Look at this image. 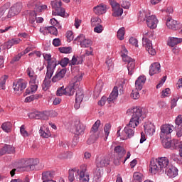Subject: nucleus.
<instances>
[{"mask_svg": "<svg viewBox=\"0 0 182 182\" xmlns=\"http://www.w3.org/2000/svg\"><path fill=\"white\" fill-rule=\"evenodd\" d=\"M182 38H176V37H170L169 41L168 42V45L171 46V48H174L176 45H178V43H181Z\"/></svg>", "mask_w": 182, "mask_h": 182, "instance_id": "obj_33", "label": "nucleus"}, {"mask_svg": "<svg viewBox=\"0 0 182 182\" xmlns=\"http://www.w3.org/2000/svg\"><path fill=\"white\" fill-rule=\"evenodd\" d=\"M28 8H33L34 10L33 11H35V12H42V9L41 8V6H40L39 4H38V1H31L28 3Z\"/></svg>", "mask_w": 182, "mask_h": 182, "instance_id": "obj_31", "label": "nucleus"}, {"mask_svg": "<svg viewBox=\"0 0 182 182\" xmlns=\"http://www.w3.org/2000/svg\"><path fill=\"white\" fill-rule=\"evenodd\" d=\"M94 12L96 15H103V14H106V6L100 4L94 7Z\"/></svg>", "mask_w": 182, "mask_h": 182, "instance_id": "obj_32", "label": "nucleus"}, {"mask_svg": "<svg viewBox=\"0 0 182 182\" xmlns=\"http://www.w3.org/2000/svg\"><path fill=\"white\" fill-rule=\"evenodd\" d=\"M122 60L124 62H127V70H128V75L132 76L133 73H134V69H136V62L134 59L130 58L127 54L122 55Z\"/></svg>", "mask_w": 182, "mask_h": 182, "instance_id": "obj_10", "label": "nucleus"}, {"mask_svg": "<svg viewBox=\"0 0 182 182\" xmlns=\"http://www.w3.org/2000/svg\"><path fill=\"white\" fill-rule=\"evenodd\" d=\"M75 134L77 136H80L84 134L85 127L80 122V120L77 119L75 121Z\"/></svg>", "mask_w": 182, "mask_h": 182, "instance_id": "obj_23", "label": "nucleus"}, {"mask_svg": "<svg viewBox=\"0 0 182 182\" xmlns=\"http://www.w3.org/2000/svg\"><path fill=\"white\" fill-rule=\"evenodd\" d=\"M22 53H18L17 55H16L10 62V63H11L12 65H14V63H15V62H19V60H21V58H22Z\"/></svg>", "mask_w": 182, "mask_h": 182, "instance_id": "obj_58", "label": "nucleus"}, {"mask_svg": "<svg viewBox=\"0 0 182 182\" xmlns=\"http://www.w3.org/2000/svg\"><path fill=\"white\" fill-rule=\"evenodd\" d=\"M134 180L132 182H141V173L139 172L134 173Z\"/></svg>", "mask_w": 182, "mask_h": 182, "instance_id": "obj_51", "label": "nucleus"}, {"mask_svg": "<svg viewBox=\"0 0 182 182\" xmlns=\"http://www.w3.org/2000/svg\"><path fill=\"white\" fill-rule=\"evenodd\" d=\"M39 164V160L38 159H29L25 161H23V165L21 168H24V171H33V170H42L43 166L42 164H40V166H38Z\"/></svg>", "mask_w": 182, "mask_h": 182, "instance_id": "obj_4", "label": "nucleus"}, {"mask_svg": "<svg viewBox=\"0 0 182 182\" xmlns=\"http://www.w3.org/2000/svg\"><path fill=\"white\" fill-rule=\"evenodd\" d=\"M1 129L6 133H9V132H11V129H12V123L10 122L3 123L1 124Z\"/></svg>", "mask_w": 182, "mask_h": 182, "instance_id": "obj_38", "label": "nucleus"}, {"mask_svg": "<svg viewBox=\"0 0 182 182\" xmlns=\"http://www.w3.org/2000/svg\"><path fill=\"white\" fill-rule=\"evenodd\" d=\"M110 164V160L107 156H101L97 159V167L103 168L107 167Z\"/></svg>", "mask_w": 182, "mask_h": 182, "instance_id": "obj_22", "label": "nucleus"}, {"mask_svg": "<svg viewBox=\"0 0 182 182\" xmlns=\"http://www.w3.org/2000/svg\"><path fill=\"white\" fill-rule=\"evenodd\" d=\"M94 32L96 33H102V32H103V26L97 24V26L94 28Z\"/></svg>", "mask_w": 182, "mask_h": 182, "instance_id": "obj_60", "label": "nucleus"}, {"mask_svg": "<svg viewBox=\"0 0 182 182\" xmlns=\"http://www.w3.org/2000/svg\"><path fill=\"white\" fill-rule=\"evenodd\" d=\"M66 72L67 70L65 68H63L60 71H57L55 76H53L52 78V82L55 83V82L61 80V79H63L65 77V75H66Z\"/></svg>", "mask_w": 182, "mask_h": 182, "instance_id": "obj_26", "label": "nucleus"}, {"mask_svg": "<svg viewBox=\"0 0 182 182\" xmlns=\"http://www.w3.org/2000/svg\"><path fill=\"white\" fill-rule=\"evenodd\" d=\"M21 9H22V6L19 4H14L12 6L8 11V14L5 16V19H9L12 18V16H15V15H18L19 12H21Z\"/></svg>", "mask_w": 182, "mask_h": 182, "instance_id": "obj_17", "label": "nucleus"}, {"mask_svg": "<svg viewBox=\"0 0 182 182\" xmlns=\"http://www.w3.org/2000/svg\"><path fill=\"white\" fill-rule=\"evenodd\" d=\"M144 83H146V77L143 75L139 76L135 81V87L136 90H141Z\"/></svg>", "mask_w": 182, "mask_h": 182, "instance_id": "obj_27", "label": "nucleus"}, {"mask_svg": "<svg viewBox=\"0 0 182 182\" xmlns=\"http://www.w3.org/2000/svg\"><path fill=\"white\" fill-rule=\"evenodd\" d=\"M173 129H171V125L170 124H164L161 127V134L160 139H164V137H171V133Z\"/></svg>", "mask_w": 182, "mask_h": 182, "instance_id": "obj_15", "label": "nucleus"}, {"mask_svg": "<svg viewBox=\"0 0 182 182\" xmlns=\"http://www.w3.org/2000/svg\"><path fill=\"white\" fill-rule=\"evenodd\" d=\"M26 85H28V82H26L25 80L19 79L16 82H14L13 84L14 90L15 92H18V93L19 95L20 93H22L23 90H25V89H26Z\"/></svg>", "mask_w": 182, "mask_h": 182, "instance_id": "obj_14", "label": "nucleus"}, {"mask_svg": "<svg viewBox=\"0 0 182 182\" xmlns=\"http://www.w3.org/2000/svg\"><path fill=\"white\" fill-rule=\"evenodd\" d=\"M171 93V91L170 90V88H166L161 92V97H167L168 95Z\"/></svg>", "mask_w": 182, "mask_h": 182, "instance_id": "obj_57", "label": "nucleus"}, {"mask_svg": "<svg viewBox=\"0 0 182 182\" xmlns=\"http://www.w3.org/2000/svg\"><path fill=\"white\" fill-rule=\"evenodd\" d=\"M50 22L51 23V26H54L55 28H58V29H62V26L58 22V21L55 18H53L50 20Z\"/></svg>", "mask_w": 182, "mask_h": 182, "instance_id": "obj_48", "label": "nucleus"}, {"mask_svg": "<svg viewBox=\"0 0 182 182\" xmlns=\"http://www.w3.org/2000/svg\"><path fill=\"white\" fill-rule=\"evenodd\" d=\"M170 161L166 157H159L156 160L151 161L150 171L152 174L164 173V171L170 166Z\"/></svg>", "mask_w": 182, "mask_h": 182, "instance_id": "obj_2", "label": "nucleus"}, {"mask_svg": "<svg viewBox=\"0 0 182 182\" xmlns=\"http://www.w3.org/2000/svg\"><path fill=\"white\" fill-rule=\"evenodd\" d=\"M175 130H176V136L181 137L182 136V117L178 115L175 119Z\"/></svg>", "mask_w": 182, "mask_h": 182, "instance_id": "obj_21", "label": "nucleus"}, {"mask_svg": "<svg viewBox=\"0 0 182 182\" xmlns=\"http://www.w3.org/2000/svg\"><path fill=\"white\" fill-rule=\"evenodd\" d=\"M29 119H36L41 120H48L49 119V112L44 111V112H39L36 111L34 112H31L28 114Z\"/></svg>", "mask_w": 182, "mask_h": 182, "instance_id": "obj_13", "label": "nucleus"}, {"mask_svg": "<svg viewBox=\"0 0 182 182\" xmlns=\"http://www.w3.org/2000/svg\"><path fill=\"white\" fill-rule=\"evenodd\" d=\"M58 50L60 53H72V47H60Z\"/></svg>", "mask_w": 182, "mask_h": 182, "instance_id": "obj_47", "label": "nucleus"}, {"mask_svg": "<svg viewBox=\"0 0 182 182\" xmlns=\"http://www.w3.org/2000/svg\"><path fill=\"white\" fill-rule=\"evenodd\" d=\"M102 22V19L98 17H95L91 18V25L92 26H96V25H99Z\"/></svg>", "mask_w": 182, "mask_h": 182, "instance_id": "obj_54", "label": "nucleus"}, {"mask_svg": "<svg viewBox=\"0 0 182 182\" xmlns=\"http://www.w3.org/2000/svg\"><path fill=\"white\" fill-rule=\"evenodd\" d=\"M69 64V58H63L57 65H60L63 68H66L68 65Z\"/></svg>", "mask_w": 182, "mask_h": 182, "instance_id": "obj_52", "label": "nucleus"}, {"mask_svg": "<svg viewBox=\"0 0 182 182\" xmlns=\"http://www.w3.org/2000/svg\"><path fill=\"white\" fill-rule=\"evenodd\" d=\"M66 38L69 42H72L73 41V32L72 31H67Z\"/></svg>", "mask_w": 182, "mask_h": 182, "instance_id": "obj_59", "label": "nucleus"}, {"mask_svg": "<svg viewBox=\"0 0 182 182\" xmlns=\"http://www.w3.org/2000/svg\"><path fill=\"white\" fill-rule=\"evenodd\" d=\"M20 133L23 136V137H28L29 136L28 131L25 130V125H22L21 127Z\"/></svg>", "mask_w": 182, "mask_h": 182, "instance_id": "obj_56", "label": "nucleus"}, {"mask_svg": "<svg viewBox=\"0 0 182 182\" xmlns=\"http://www.w3.org/2000/svg\"><path fill=\"white\" fill-rule=\"evenodd\" d=\"M53 176H55V172L47 171L42 173L41 179L43 180V181H45L46 180H48V178H49V177H53Z\"/></svg>", "mask_w": 182, "mask_h": 182, "instance_id": "obj_41", "label": "nucleus"}, {"mask_svg": "<svg viewBox=\"0 0 182 182\" xmlns=\"http://www.w3.org/2000/svg\"><path fill=\"white\" fill-rule=\"evenodd\" d=\"M131 97L134 100H136V99H139V97H140V94L139 93V92L132 91V92L131 93Z\"/></svg>", "mask_w": 182, "mask_h": 182, "instance_id": "obj_63", "label": "nucleus"}, {"mask_svg": "<svg viewBox=\"0 0 182 182\" xmlns=\"http://www.w3.org/2000/svg\"><path fill=\"white\" fill-rule=\"evenodd\" d=\"M103 176V169H97L93 173V181L96 182L100 181V178Z\"/></svg>", "mask_w": 182, "mask_h": 182, "instance_id": "obj_34", "label": "nucleus"}, {"mask_svg": "<svg viewBox=\"0 0 182 182\" xmlns=\"http://www.w3.org/2000/svg\"><path fill=\"white\" fill-rule=\"evenodd\" d=\"M75 173H77V174H79V169L77 168H74L68 171V181L70 182L75 181Z\"/></svg>", "mask_w": 182, "mask_h": 182, "instance_id": "obj_35", "label": "nucleus"}, {"mask_svg": "<svg viewBox=\"0 0 182 182\" xmlns=\"http://www.w3.org/2000/svg\"><path fill=\"white\" fill-rule=\"evenodd\" d=\"M110 129H112L110 124H106L105 125L104 132L105 133L106 139H107V136H109V134H110Z\"/></svg>", "mask_w": 182, "mask_h": 182, "instance_id": "obj_53", "label": "nucleus"}, {"mask_svg": "<svg viewBox=\"0 0 182 182\" xmlns=\"http://www.w3.org/2000/svg\"><path fill=\"white\" fill-rule=\"evenodd\" d=\"M11 182H29V178L26 176L23 180L22 179H12Z\"/></svg>", "mask_w": 182, "mask_h": 182, "instance_id": "obj_64", "label": "nucleus"}, {"mask_svg": "<svg viewBox=\"0 0 182 182\" xmlns=\"http://www.w3.org/2000/svg\"><path fill=\"white\" fill-rule=\"evenodd\" d=\"M161 143H162V146L163 147H164V149H170V147L171 146V137H164V138H161Z\"/></svg>", "mask_w": 182, "mask_h": 182, "instance_id": "obj_36", "label": "nucleus"}, {"mask_svg": "<svg viewBox=\"0 0 182 182\" xmlns=\"http://www.w3.org/2000/svg\"><path fill=\"white\" fill-rule=\"evenodd\" d=\"M142 45L145 47V49L149 55H151V56L156 55V50L153 48V43H151V41L149 40V38L144 37L142 38Z\"/></svg>", "mask_w": 182, "mask_h": 182, "instance_id": "obj_16", "label": "nucleus"}, {"mask_svg": "<svg viewBox=\"0 0 182 182\" xmlns=\"http://www.w3.org/2000/svg\"><path fill=\"white\" fill-rule=\"evenodd\" d=\"M80 177L82 182H89V175H85V171H80Z\"/></svg>", "mask_w": 182, "mask_h": 182, "instance_id": "obj_49", "label": "nucleus"}, {"mask_svg": "<svg viewBox=\"0 0 182 182\" xmlns=\"http://www.w3.org/2000/svg\"><path fill=\"white\" fill-rule=\"evenodd\" d=\"M138 19L141 21H146L147 26L150 29H156L157 28V23H159V20H157L156 16L152 15L147 17L145 13H139Z\"/></svg>", "mask_w": 182, "mask_h": 182, "instance_id": "obj_6", "label": "nucleus"}, {"mask_svg": "<svg viewBox=\"0 0 182 182\" xmlns=\"http://www.w3.org/2000/svg\"><path fill=\"white\" fill-rule=\"evenodd\" d=\"M114 154L118 156L117 160H120L121 159H123L124 157V155L126 154V149H124V147L117 145L114 149Z\"/></svg>", "mask_w": 182, "mask_h": 182, "instance_id": "obj_24", "label": "nucleus"}, {"mask_svg": "<svg viewBox=\"0 0 182 182\" xmlns=\"http://www.w3.org/2000/svg\"><path fill=\"white\" fill-rule=\"evenodd\" d=\"M143 110L144 109L141 107H135L127 109V116H131V119L129 123L127 124L122 132L123 136L121 138L122 140H127V139H132L134 136V129H136L140 124L139 120L141 117L144 119Z\"/></svg>", "mask_w": 182, "mask_h": 182, "instance_id": "obj_1", "label": "nucleus"}, {"mask_svg": "<svg viewBox=\"0 0 182 182\" xmlns=\"http://www.w3.org/2000/svg\"><path fill=\"white\" fill-rule=\"evenodd\" d=\"M45 29H46L51 35H55V36H58V27L48 26L45 27Z\"/></svg>", "mask_w": 182, "mask_h": 182, "instance_id": "obj_43", "label": "nucleus"}, {"mask_svg": "<svg viewBox=\"0 0 182 182\" xmlns=\"http://www.w3.org/2000/svg\"><path fill=\"white\" fill-rule=\"evenodd\" d=\"M43 56L45 60L48 62V65H47L48 74L50 73L51 72H55V69H56V66H58V61L56 60V58H52V55L46 54V53H43Z\"/></svg>", "mask_w": 182, "mask_h": 182, "instance_id": "obj_8", "label": "nucleus"}, {"mask_svg": "<svg viewBox=\"0 0 182 182\" xmlns=\"http://www.w3.org/2000/svg\"><path fill=\"white\" fill-rule=\"evenodd\" d=\"M117 96H119V89L117 87H114L112 92L109 95V97L103 96L101 100L98 102L99 106H105L106 105V101L107 100L109 105L114 103L117 100Z\"/></svg>", "mask_w": 182, "mask_h": 182, "instance_id": "obj_7", "label": "nucleus"}, {"mask_svg": "<svg viewBox=\"0 0 182 182\" xmlns=\"http://www.w3.org/2000/svg\"><path fill=\"white\" fill-rule=\"evenodd\" d=\"M166 26L172 31H178V29L181 28V24L178 21L170 18H168L166 21Z\"/></svg>", "mask_w": 182, "mask_h": 182, "instance_id": "obj_19", "label": "nucleus"}, {"mask_svg": "<svg viewBox=\"0 0 182 182\" xmlns=\"http://www.w3.org/2000/svg\"><path fill=\"white\" fill-rule=\"evenodd\" d=\"M45 127H41L40 128V135L41 137H44L45 139H48V137H50V132L49 131V129H46V131L44 130Z\"/></svg>", "mask_w": 182, "mask_h": 182, "instance_id": "obj_37", "label": "nucleus"}, {"mask_svg": "<svg viewBox=\"0 0 182 182\" xmlns=\"http://www.w3.org/2000/svg\"><path fill=\"white\" fill-rule=\"evenodd\" d=\"M129 42L131 45H133V46H135L136 48L139 47V41L134 37H132L129 38Z\"/></svg>", "mask_w": 182, "mask_h": 182, "instance_id": "obj_55", "label": "nucleus"}, {"mask_svg": "<svg viewBox=\"0 0 182 182\" xmlns=\"http://www.w3.org/2000/svg\"><path fill=\"white\" fill-rule=\"evenodd\" d=\"M6 153H7L8 154H13V153H15V147L11 145H5L1 149L0 156H4V154H5Z\"/></svg>", "mask_w": 182, "mask_h": 182, "instance_id": "obj_29", "label": "nucleus"}, {"mask_svg": "<svg viewBox=\"0 0 182 182\" xmlns=\"http://www.w3.org/2000/svg\"><path fill=\"white\" fill-rule=\"evenodd\" d=\"M160 68H161L160 63H152L149 68L150 76H153V75L160 73V72H161Z\"/></svg>", "mask_w": 182, "mask_h": 182, "instance_id": "obj_25", "label": "nucleus"}, {"mask_svg": "<svg viewBox=\"0 0 182 182\" xmlns=\"http://www.w3.org/2000/svg\"><path fill=\"white\" fill-rule=\"evenodd\" d=\"M24 14L26 16L27 21L28 22L29 25L33 28H36L37 14L35 12V11L26 10L24 11Z\"/></svg>", "mask_w": 182, "mask_h": 182, "instance_id": "obj_11", "label": "nucleus"}, {"mask_svg": "<svg viewBox=\"0 0 182 182\" xmlns=\"http://www.w3.org/2000/svg\"><path fill=\"white\" fill-rule=\"evenodd\" d=\"M100 127V120L98 119L95 122L91 128L90 135L87 141V144H93V143H95L97 139H99V136L100 134V132H99Z\"/></svg>", "mask_w": 182, "mask_h": 182, "instance_id": "obj_5", "label": "nucleus"}, {"mask_svg": "<svg viewBox=\"0 0 182 182\" xmlns=\"http://www.w3.org/2000/svg\"><path fill=\"white\" fill-rule=\"evenodd\" d=\"M54 72L55 71H51L48 74V71H46L45 79L42 84L43 90H44V92H46V90L50 87V79L52 76H53Z\"/></svg>", "mask_w": 182, "mask_h": 182, "instance_id": "obj_18", "label": "nucleus"}, {"mask_svg": "<svg viewBox=\"0 0 182 182\" xmlns=\"http://www.w3.org/2000/svg\"><path fill=\"white\" fill-rule=\"evenodd\" d=\"M11 6V4L9 3H6L4 6H2L0 8V18L3 16V19H8V18H5V17L6 16V15H8V12L9 11H8V9H9V7Z\"/></svg>", "mask_w": 182, "mask_h": 182, "instance_id": "obj_30", "label": "nucleus"}, {"mask_svg": "<svg viewBox=\"0 0 182 182\" xmlns=\"http://www.w3.org/2000/svg\"><path fill=\"white\" fill-rule=\"evenodd\" d=\"M109 4L112 8V16L119 18L123 15V9L120 7V4L114 0H109Z\"/></svg>", "mask_w": 182, "mask_h": 182, "instance_id": "obj_12", "label": "nucleus"}, {"mask_svg": "<svg viewBox=\"0 0 182 182\" xmlns=\"http://www.w3.org/2000/svg\"><path fill=\"white\" fill-rule=\"evenodd\" d=\"M117 36L119 41H123V39H124V27H122L118 30Z\"/></svg>", "mask_w": 182, "mask_h": 182, "instance_id": "obj_45", "label": "nucleus"}, {"mask_svg": "<svg viewBox=\"0 0 182 182\" xmlns=\"http://www.w3.org/2000/svg\"><path fill=\"white\" fill-rule=\"evenodd\" d=\"M83 79L82 75L75 76L70 82L69 85L65 87V95L66 96H73L75 95V91L78 90L80 86V81Z\"/></svg>", "mask_w": 182, "mask_h": 182, "instance_id": "obj_3", "label": "nucleus"}, {"mask_svg": "<svg viewBox=\"0 0 182 182\" xmlns=\"http://www.w3.org/2000/svg\"><path fill=\"white\" fill-rule=\"evenodd\" d=\"M83 97H85V95H83V90L80 89L78 90L76 92L75 101L82 102V101L83 100Z\"/></svg>", "mask_w": 182, "mask_h": 182, "instance_id": "obj_42", "label": "nucleus"}, {"mask_svg": "<svg viewBox=\"0 0 182 182\" xmlns=\"http://www.w3.org/2000/svg\"><path fill=\"white\" fill-rule=\"evenodd\" d=\"M51 6L53 9H55V11H53V15L65 17V9L62 8V1L60 0L51 1Z\"/></svg>", "mask_w": 182, "mask_h": 182, "instance_id": "obj_9", "label": "nucleus"}, {"mask_svg": "<svg viewBox=\"0 0 182 182\" xmlns=\"http://www.w3.org/2000/svg\"><path fill=\"white\" fill-rule=\"evenodd\" d=\"M165 174L168 176V177H177L178 174V169L172 164L169 165L166 170L164 171Z\"/></svg>", "mask_w": 182, "mask_h": 182, "instance_id": "obj_20", "label": "nucleus"}, {"mask_svg": "<svg viewBox=\"0 0 182 182\" xmlns=\"http://www.w3.org/2000/svg\"><path fill=\"white\" fill-rule=\"evenodd\" d=\"M41 97H42V95L41 94H36V95H31L29 97H27L25 99V102L26 103H29V102H33V100H38Z\"/></svg>", "mask_w": 182, "mask_h": 182, "instance_id": "obj_40", "label": "nucleus"}, {"mask_svg": "<svg viewBox=\"0 0 182 182\" xmlns=\"http://www.w3.org/2000/svg\"><path fill=\"white\" fill-rule=\"evenodd\" d=\"M90 55H93V48H92V47L90 48V50H85V55H81L80 59H81V62L79 61L78 63H82V62H83V58L85 56H90Z\"/></svg>", "mask_w": 182, "mask_h": 182, "instance_id": "obj_46", "label": "nucleus"}, {"mask_svg": "<svg viewBox=\"0 0 182 182\" xmlns=\"http://www.w3.org/2000/svg\"><path fill=\"white\" fill-rule=\"evenodd\" d=\"M181 147V142H178L177 139H173L171 144V150H177Z\"/></svg>", "mask_w": 182, "mask_h": 182, "instance_id": "obj_39", "label": "nucleus"}, {"mask_svg": "<svg viewBox=\"0 0 182 182\" xmlns=\"http://www.w3.org/2000/svg\"><path fill=\"white\" fill-rule=\"evenodd\" d=\"M86 39V37L83 34H80L76 38H75V41H77V42H80V43H82L83 41Z\"/></svg>", "mask_w": 182, "mask_h": 182, "instance_id": "obj_61", "label": "nucleus"}, {"mask_svg": "<svg viewBox=\"0 0 182 182\" xmlns=\"http://www.w3.org/2000/svg\"><path fill=\"white\" fill-rule=\"evenodd\" d=\"M145 133L147 136H153L156 132V127L151 123L144 125Z\"/></svg>", "mask_w": 182, "mask_h": 182, "instance_id": "obj_28", "label": "nucleus"}, {"mask_svg": "<svg viewBox=\"0 0 182 182\" xmlns=\"http://www.w3.org/2000/svg\"><path fill=\"white\" fill-rule=\"evenodd\" d=\"M53 46H55V47L60 46L62 45L60 38H54L53 40Z\"/></svg>", "mask_w": 182, "mask_h": 182, "instance_id": "obj_62", "label": "nucleus"}, {"mask_svg": "<svg viewBox=\"0 0 182 182\" xmlns=\"http://www.w3.org/2000/svg\"><path fill=\"white\" fill-rule=\"evenodd\" d=\"M6 80H8V75H4L0 78V90H5Z\"/></svg>", "mask_w": 182, "mask_h": 182, "instance_id": "obj_44", "label": "nucleus"}, {"mask_svg": "<svg viewBox=\"0 0 182 182\" xmlns=\"http://www.w3.org/2000/svg\"><path fill=\"white\" fill-rule=\"evenodd\" d=\"M80 45L81 48H89L92 45V41L85 38Z\"/></svg>", "mask_w": 182, "mask_h": 182, "instance_id": "obj_50", "label": "nucleus"}]
</instances>
